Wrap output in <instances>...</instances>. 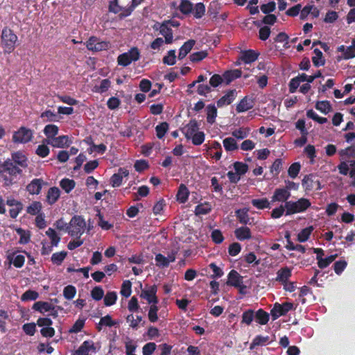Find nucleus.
Wrapping results in <instances>:
<instances>
[{
    "label": "nucleus",
    "instance_id": "nucleus-1",
    "mask_svg": "<svg viewBox=\"0 0 355 355\" xmlns=\"http://www.w3.org/2000/svg\"><path fill=\"white\" fill-rule=\"evenodd\" d=\"M311 205L310 200L301 198L297 201H288L285 203L286 215L289 216L297 213L304 212Z\"/></svg>",
    "mask_w": 355,
    "mask_h": 355
},
{
    "label": "nucleus",
    "instance_id": "nucleus-2",
    "mask_svg": "<svg viewBox=\"0 0 355 355\" xmlns=\"http://www.w3.org/2000/svg\"><path fill=\"white\" fill-rule=\"evenodd\" d=\"M1 37L4 52L7 53H12L15 49L17 36L11 29L6 27L2 30Z\"/></svg>",
    "mask_w": 355,
    "mask_h": 355
},
{
    "label": "nucleus",
    "instance_id": "nucleus-3",
    "mask_svg": "<svg viewBox=\"0 0 355 355\" xmlns=\"http://www.w3.org/2000/svg\"><path fill=\"white\" fill-rule=\"evenodd\" d=\"M69 226L70 227H69L68 234L71 236L80 239L85 232L86 223L82 216L75 215L71 218Z\"/></svg>",
    "mask_w": 355,
    "mask_h": 355
},
{
    "label": "nucleus",
    "instance_id": "nucleus-4",
    "mask_svg": "<svg viewBox=\"0 0 355 355\" xmlns=\"http://www.w3.org/2000/svg\"><path fill=\"white\" fill-rule=\"evenodd\" d=\"M140 52L137 47H132L128 52L120 54L117 58L118 64L122 67H127L132 63L139 60Z\"/></svg>",
    "mask_w": 355,
    "mask_h": 355
},
{
    "label": "nucleus",
    "instance_id": "nucleus-5",
    "mask_svg": "<svg viewBox=\"0 0 355 355\" xmlns=\"http://www.w3.org/2000/svg\"><path fill=\"white\" fill-rule=\"evenodd\" d=\"M295 309L294 305L291 302H286L282 304L276 302L270 310V315L272 320H275L280 316L286 315L290 311Z\"/></svg>",
    "mask_w": 355,
    "mask_h": 355
},
{
    "label": "nucleus",
    "instance_id": "nucleus-6",
    "mask_svg": "<svg viewBox=\"0 0 355 355\" xmlns=\"http://www.w3.org/2000/svg\"><path fill=\"white\" fill-rule=\"evenodd\" d=\"M33 138V131L25 127H21L12 135V141L15 143L26 144L31 141Z\"/></svg>",
    "mask_w": 355,
    "mask_h": 355
},
{
    "label": "nucleus",
    "instance_id": "nucleus-7",
    "mask_svg": "<svg viewBox=\"0 0 355 355\" xmlns=\"http://www.w3.org/2000/svg\"><path fill=\"white\" fill-rule=\"evenodd\" d=\"M46 184L43 179L35 178L27 184L26 190L30 195H38L41 193L42 187Z\"/></svg>",
    "mask_w": 355,
    "mask_h": 355
},
{
    "label": "nucleus",
    "instance_id": "nucleus-8",
    "mask_svg": "<svg viewBox=\"0 0 355 355\" xmlns=\"http://www.w3.org/2000/svg\"><path fill=\"white\" fill-rule=\"evenodd\" d=\"M157 287L155 284L150 286L148 289L142 290L140 297L146 299L148 304H157L158 299L156 295Z\"/></svg>",
    "mask_w": 355,
    "mask_h": 355
},
{
    "label": "nucleus",
    "instance_id": "nucleus-9",
    "mask_svg": "<svg viewBox=\"0 0 355 355\" xmlns=\"http://www.w3.org/2000/svg\"><path fill=\"white\" fill-rule=\"evenodd\" d=\"M291 196V192L284 187L277 188L271 197V202H282L286 203V202H288V200L290 198Z\"/></svg>",
    "mask_w": 355,
    "mask_h": 355
},
{
    "label": "nucleus",
    "instance_id": "nucleus-10",
    "mask_svg": "<svg viewBox=\"0 0 355 355\" xmlns=\"http://www.w3.org/2000/svg\"><path fill=\"white\" fill-rule=\"evenodd\" d=\"M236 96L237 91L235 89L228 90L224 96L216 101L217 107H223L230 105L236 99Z\"/></svg>",
    "mask_w": 355,
    "mask_h": 355
},
{
    "label": "nucleus",
    "instance_id": "nucleus-11",
    "mask_svg": "<svg viewBox=\"0 0 355 355\" xmlns=\"http://www.w3.org/2000/svg\"><path fill=\"white\" fill-rule=\"evenodd\" d=\"M1 172H7L11 175H17L21 173L22 171L10 159H7L0 166Z\"/></svg>",
    "mask_w": 355,
    "mask_h": 355
},
{
    "label": "nucleus",
    "instance_id": "nucleus-12",
    "mask_svg": "<svg viewBox=\"0 0 355 355\" xmlns=\"http://www.w3.org/2000/svg\"><path fill=\"white\" fill-rule=\"evenodd\" d=\"M72 141L67 135H61L58 137H54L51 141L47 140V144H51L52 146L55 148H66L69 147Z\"/></svg>",
    "mask_w": 355,
    "mask_h": 355
},
{
    "label": "nucleus",
    "instance_id": "nucleus-13",
    "mask_svg": "<svg viewBox=\"0 0 355 355\" xmlns=\"http://www.w3.org/2000/svg\"><path fill=\"white\" fill-rule=\"evenodd\" d=\"M129 175V171L125 168H119L118 172L112 175L110 178V184L113 187H119L123 180V177Z\"/></svg>",
    "mask_w": 355,
    "mask_h": 355
},
{
    "label": "nucleus",
    "instance_id": "nucleus-14",
    "mask_svg": "<svg viewBox=\"0 0 355 355\" xmlns=\"http://www.w3.org/2000/svg\"><path fill=\"white\" fill-rule=\"evenodd\" d=\"M254 105L253 98H249L248 96H244L236 106L237 113L246 112L252 109Z\"/></svg>",
    "mask_w": 355,
    "mask_h": 355
},
{
    "label": "nucleus",
    "instance_id": "nucleus-15",
    "mask_svg": "<svg viewBox=\"0 0 355 355\" xmlns=\"http://www.w3.org/2000/svg\"><path fill=\"white\" fill-rule=\"evenodd\" d=\"M291 275H292V270L291 268H289L288 266L281 268L277 272V276L275 277V281L281 283L282 284L286 283V282L288 281V279H290Z\"/></svg>",
    "mask_w": 355,
    "mask_h": 355
},
{
    "label": "nucleus",
    "instance_id": "nucleus-16",
    "mask_svg": "<svg viewBox=\"0 0 355 355\" xmlns=\"http://www.w3.org/2000/svg\"><path fill=\"white\" fill-rule=\"evenodd\" d=\"M226 284L228 286L238 287L243 284V277L235 270H232L227 276Z\"/></svg>",
    "mask_w": 355,
    "mask_h": 355
},
{
    "label": "nucleus",
    "instance_id": "nucleus-17",
    "mask_svg": "<svg viewBox=\"0 0 355 355\" xmlns=\"http://www.w3.org/2000/svg\"><path fill=\"white\" fill-rule=\"evenodd\" d=\"M236 238L241 241L249 240L252 238V232L250 229L247 226H241L234 230Z\"/></svg>",
    "mask_w": 355,
    "mask_h": 355
},
{
    "label": "nucleus",
    "instance_id": "nucleus-18",
    "mask_svg": "<svg viewBox=\"0 0 355 355\" xmlns=\"http://www.w3.org/2000/svg\"><path fill=\"white\" fill-rule=\"evenodd\" d=\"M162 28L159 33L164 37L166 44H171L173 42V33L171 26H168L164 21L162 22Z\"/></svg>",
    "mask_w": 355,
    "mask_h": 355
},
{
    "label": "nucleus",
    "instance_id": "nucleus-19",
    "mask_svg": "<svg viewBox=\"0 0 355 355\" xmlns=\"http://www.w3.org/2000/svg\"><path fill=\"white\" fill-rule=\"evenodd\" d=\"M60 196V190L56 187L49 188L46 194V202L52 205L55 204Z\"/></svg>",
    "mask_w": 355,
    "mask_h": 355
},
{
    "label": "nucleus",
    "instance_id": "nucleus-20",
    "mask_svg": "<svg viewBox=\"0 0 355 355\" xmlns=\"http://www.w3.org/2000/svg\"><path fill=\"white\" fill-rule=\"evenodd\" d=\"M196 44V40H189L185 42L183 45L180 48L179 53H178V59L182 60L184 58L187 54L191 51L193 49V46Z\"/></svg>",
    "mask_w": 355,
    "mask_h": 355
},
{
    "label": "nucleus",
    "instance_id": "nucleus-21",
    "mask_svg": "<svg viewBox=\"0 0 355 355\" xmlns=\"http://www.w3.org/2000/svg\"><path fill=\"white\" fill-rule=\"evenodd\" d=\"M92 349H96L94 342L92 340H85L76 351L75 355H89V352Z\"/></svg>",
    "mask_w": 355,
    "mask_h": 355
},
{
    "label": "nucleus",
    "instance_id": "nucleus-22",
    "mask_svg": "<svg viewBox=\"0 0 355 355\" xmlns=\"http://www.w3.org/2000/svg\"><path fill=\"white\" fill-rule=\"evenodd\" d=\"M242 72L239 69L228 70L223 73L222 77L226 85H229L234 80L241 76Z\"/></svg>",
    "mask_w": 355,
    "mask_h": 355
},
{
    "label": "nucleus",
    "instance_id": "nucleus-23",
    "mask_svg": "<svg viewBox=\"0 0 355 355\" xmlns=\"http://www.w3.org/2000/svg\"><path fill=\"white\" fill-rule=\"evenodd\" d=\"M199 126L196 119H191L185 127L184 136L187 139H190L191 137L198 132Z\"/></svg>",
    "mask_w": 355,
    "mask_h": 355
},
{
    "label": "nucleus",
    "instance_id": "nucleus-24",
    "mask_svg": "<svg viewBox=\"0 0 355 355\" xmlns=\"http://www.w3.org/2000/svg\"><path fill=\"white\" fill-rule=\"evenodd\" d=\"M12 159L16 165H18L22 168H26L28 166L27 157L23 153L20 151L12 153Z\"/></svg>",
    "mask_w": 355,
    "mask_h": 355
},
{
    "label": "nucleus",
    "instance_id": "nucleus-25",
    "mask_svg": "<svg viewBox=\"0 0 355 355\" xmlns=\"http://www.w3.org/2000/svg\"><path fill=\"white\" fill-rule=\"evenodd\" d=\"M217 108L214 104H209L206 107L207 121L209 124H214L217 116Z\"/></svg>",
    "mask_w": 355,
    "mask_h": 355
},
{
    "label": "nucleus",
    "instance_id": "nucleus-26",
    "mask_svg": "<svg viewBox=\"0 0 355 355\" xmlns=\"http://www.w3.org/2000/svg\"><path fill=\"white\" fill-rule=\"evenodd\" d=\"M33 309L44 313L45 312L53 311L54 306L47 302L38 301L33 304Z\"/></svg>",
    "mask_w": 355,
    "mask_h": 355
},
{
    "label": "nucleus",
    "instance_id": "nucleus-27",
    "mask_svg": "<svg viewBox=\"0 0 355 355\" xmlns=\"http://www.w3.org/2000/svg\"><path fill=\"white\" fill-rule=\"evenodd\" d=\"M59 128L56 125L49 124L44 128V134L47 137L44 141L47 143V140L51 141L58 133Z\"/></svg>",
    "mask_w": 355,
    "mask_h": 355
},
{
    "label": "nucleus",
    "instance_id": "nucleus-28",
    "mask_svg": "<svg viewBox=\"0 0 355 355\" xmlns=\"http://www.w3.org/2000/svg\"><path fill=\"white\" fill-rule=\"evenodd\" d=\"M259 55L255 51L249 49L242 53L241 58L245 64H250L257 60Z\"/></svg>",
    "mask_w": 355,
    "mask_h": 355
},
{
    "label": "nucleus",
    "instance_id": "nucleus-29",
    "mask_svg": "<svg viewBox=\"0 0 355 355\" xmlns=\"http://www.w3.org/2000/svg\"><path fill=\"white\" fill-rule=\"evenodd\" d=\"M254 319L259 324L264 325L268 322L270 316L266 311L259 309L254 313Z\"/></svg>",
    "mask_w": 355,
    "mask_h": 355
},
{
    "label": "nucleus",
    "instance_id": "nucleus-30",
    "mask_svg": "<svg viewBox=\"0 0 355 355\" xmlns=\"http://www.w3.org/2000/svg\"><path fill=\"white\" fill-rule=\"evenodd\" d=\"M127 8L128 7L121 6L119 4V1L112 0L109 3L108 10L110 12H112L114 14H119V18L121 19V15L124 12V10L127 9Z\"/></svg>",
    "mask_w": 355,
    "mask_h": 355
},
{
    "label": "nucleus",
    "instance_id": "nucleus-31",
    "mask_svg": "<svg viewBox=\"0 0 355 355\" xmlns=\"http://www.w3.org/2000/svg\"><path fill=\"white\" fill-rule=\"evenodd\" d=\"M251 204L259 209L270 208V203L266 198L252 199Z\"/></svg>",
    "mask_w": 355,
    "mask_h": 355
},
{
    "label": "nucleus",
    "instance_id": "nucleus-32",
    "mask_svg": "<svg viewBox=\"0 0 355 355\" xmlns=\"http://www.w3.org/2000/svg\"><path fill=\"white\" fill-rule=\"evenodd\" d=\"M189 191L188 188L184 184H181L179 187L178 191L177 193L178 200L184 203L189 198Z\"/></svg>",
    "mask_w": 355,
    "mask_h": 355
},
{
    "label": "nucleus",
    "instance_id": "nucleus-33",
    "mask_svg": "<svg viewBox=\"0 0 355 355\" xmlns=\"http://www.w3.org/2000/svg\"><path fill=\"white\" fill-rule=\"evenodd\" d=\"M223 146L226 151H234L239 148V146L233 137H227L223 141Z\"/></svg>",
    "mask_w": 355,
    "mask_h": 355
},
{
    "label": "nucleus",
    "instance_id": "nucleus-34",
    "mask_svg": "<svg viewBox=\"0 0 355 355\" xmlns=\"http://www.w3.org/2000/svg\"><path fill=\"white\" fill-rule=\"evenodd\" d=\"M315 56L312 57V62L315 67L323 66L325 64V60L323 59V54L319 49H315L313 51Z\"/></svg>",
    "mask_w": 355,
    "mask_h": 355
},
{
    "label": "nucleus",
    "instance_id": "nucleus-35",
    "mask_svg": "<svg viewBox=\"0 0 355 355\" xmlns=\"http://www.w3.org/2000/svg\"><path fill=\"white\" fill-rule=\"evenodd\" d=\"M315 108L322 113L327 114L332 110L330 102L328 101H318L315 104Z\"/></svg>",
    "mask_w": 355,
    "mask_h": 355
},
{
    "label": "nucleus",
    "instance_id": "nucleus-36",
    "mask_svg": "<svg viewBox=\"0 0 355 355\" xmlns=\"http://www.w3.org/2000/svg\"><path fill=\"white\" fill-rule=\"evenodd\" d=\"M60 186L67 193H69L74 189L76 182L73 180L64 178L60 182Z\"/></svg>",
    "mask_w": 355,
    "mask_h": 355
},
{
    "label": "nucleus",
    "instance_id": "nucleus-37",
    "mask_svg": "<svg viewBox=\"0 0 355 355\" xmlns=\"http://www.w3.org/2000/svg\"><path fill=\"white\" fill-rule=\"evenodd\" d=\"M193 3L189 0H181L179 6L180 11L184 15H189L193 11Z\"/></svg>",
    "mask_w": 355,
    "mask_h": 355
},
{
    "label": "nucleus",
    "instance_id": "nucleus-38",
    "mask_svg": "<svg viewBox=\"0 0 355 355\" xmlns=\"http://www.w3.org/2000/svg\"><path fill=\"white\" fill-rule=\"evenodd\" d=\"M254 319V311L252 309H248L242 314L241 324L250 325Z\"/></svg>",
    "mask_w": 355,
    "mask_h": 355
},
{
    "label": "nucleus",
    "instance_id": "nucleus-39",
    "mask_svg": "<svg viewBox=\"0 0 355 355\" xmlns=\"http://www.w3.org/2000/svg\"><path fill=\"white\" fill-rule=\"evenodd\" d=\"M313 230V226H309L302 230L297 234V241L301 243L306 241L309 239V236Z\"/></svg>",
    "mask_w": 355,
    "mask_h": 355
},
{
    "label": "nucleus",
    "instance_id": "nucleus-40",
    "mask_svg": "<svg viewBox=\"0 0 355 355\" xmlns=\"http://www.w3.org/2000/svg\"><path fill=\"white\" fill-rule=\"evenodd\" d=\"M96 217H98V225L103 230H109L113 227V225L106 221L103 218V214L101 213V210H97Z\"/></svg>",
    "mask_w": 355,
    "mask_h": 355
},
{
    "label": "nucleus",
    "instance_id": "nucleus-41",
    "mask_svg": "<svg viewBox=\"0 0 355 355\" xmlns=\"http://www.w3.org/2000/svg\"><path fill=\"white\" fill-rule=\"evenodd\" d=\"M269 340V336L258 335L254 337L250 345V349H253L257 346L263 345Z\"/></svg>",
    "mask_w": 355,
    "mask_h": 355
},
{
    "label": "nucleus",
    "instance_id": "nucleus-42",
    "mask_svg": "<svg viewBox=\"0 0 355 355\" xmlns=\"http://www.w3.org/2000/svg\"><path fill=\"white\" fill-rule=\"evenodd\" d=\"M236 216L240 223L246 225L250 223V217L247 211L245 209H238L236 211Z\"/></svg>",
    "mask_w": 355,
    "mask_h": 355
},
{
    "label": "nucleus",
    "instance_id": "nucleus-43",
    "mask_svg": "<svg viewBox=\"0 0 355 355\" xmlns=\"http://www.w3.org/2000/svg\"><path fill=\"white\" fill-rule=\"evenodd\" d=\"M67 255V252L66 251L55 252L52 254L51 259L53 264L60 266L62 264V263L66 258Z\"/></svg>",
    "mask_w": 355,
    "mask_h": 355
},
{
    "label": "nucleus",
    "instance_id": "nucleus-44",
    "mask_svg": "<svg viewBox=\"0 0 355 355\" xmlns=\"http://www.w3.org/2000/svg\"><path fill=\"white\" fill-rule=\"evenodd\" d=\"M111 87V82L109 79H103L101 80L99 86H95L93 91L97 93L103 94L106 92Z\"/></svg>",
    "mask_w": 355,
    "mask_h": 355
},
{
    "label": "nucleus",
    "instance_id": "nucleus-45",
    "mask_svg": "<svg viewBox=\"0 0 355 355\" xmlns=\"http://www.w3.org/2000/svg\"><path fill=\"white\" fill-rule=\"evenodd\" d=\"M220 9V4L217 1H212L208 7V14L213 19H216Z\"/></svg>",
    "mask_w": 355,
    "mask_h": 355
},
{
    "label": "nucleus",
    "instance_id": "nucleus-46",
    "mask_svg": "<svg viewBox=\"0 0 355 355\" xmlns=\"http://www.w3.org/2000/svg\"><path fill=\"white\" fill-rule=\"evenodd\" d=\"M338 257L337 254H331L326 258H322L318 261V266L320 268L323 269L329 266Z\"/></svg>",
    "mask_w": 355,
    "mask_h": 355
},
{
    "label": "nucleus",
    "instance_id": "nucleus-47",
    "mask_svg": "<svg viewBox=\"0 0 355 355\" xmlns=\"http://www.w3.org/2000/svg\"><path fill=\"white\" fill-rule=\"evenodd\" d=\"M116 293L115 291H108L104 297V304L110 306L116 303Z\"/></svg>",
    "mask_w": 355,
    "mask_h": 355
},
{
    "label": "nucleus",
    "instance_id": "nucleus-48",
    "mask_svg": "<svg viewBox=\"0 0 355 355\" xmlns=\"http://www.w3.org/2000/svg\"><path fill=\"white\" fill-rule=\"evenodd\" d=\"M163 63L169 66L174 65L176 62L175 50H169L167 55L163 58Z\"/></svg>",
    "mask_w": 355,
    "mask_h": 355
},
{
    "label": "nucleus",
    "instance_id": "nucleus-49",
    "mask_svg": "<svg viewBox=\"0 0 355 355\" xmlns=\"http://www.w3.org/2000/svg\"><path fill=\"white\" fill-rule=\"evenodd\" d=\"M192 12H193V16L196 19L202 18L205 15V6L204 3H201V2L197 3L195 5V7L194 8L193 7Z\"/></svg>",
    "mask_w": 355,
    "mask_h": 355
},
{
    "label": "nucleus",
    "instance_id": "nucleus-50",
    "mask_svg": "<svg viewBox=\"0 0 355 355\" xmlns=\"http://www.w3.org/2000/svg\"><path fill=\"white\" fill-rule=\"evenodd\" d=\"M76 288L73 285H68L63 289V296L66 300H72L76 294Z\"/></svg>",
    "mask_w": 355,
    "mask_h": 355
},
{
    "label": "nucleus",
    "instance_id": "nucleus-51",
    "mask_svg": "<svg viewBox=\"0 0 355 355\" xmlns=\"http://www.w3.org/2000/svg\"><path fill=\"white\" fill-rule=\"evenodd\" d=\"M168 130V123L162 122L155 127L156 135L158 139H162Z\"/></svg>",
    "mask_w": 355,
    "mask_h": 355
},
{
    "label": "nucleus",
    "instance_id": "nucleus-52",
    "mask_svg": "<svg viewBox=\"0 0 355 355\" xmlns=\"http://www.w3.org/2000/svg\"><path fill=\"white\" fill-rule=\"evenodd\" d=\"M211 210V205L209 203L198 205L195 208L196 216L205 215L209 214Z\"/></svg>",
    "mask_w": 355,
    "mask_h": 355
},
{
    "label": "nucleus",
    "instance_id": "nucleus-53",
    "mask_svg": "<svg viewBox=\"0 0 355 355\" xmlns=\"http://www.w3.org/2000/svg\"><path fill=\"white\" fill-rule=\"evenodd\" d=\"M144 0H132V3L129 6L127 9L124 10V12L121 14V18L123 19L130 16L137 6L141 3Z\"/></svg>",
    "mask_w": 355,
    "mask_h": 355
},
{
    "label": "nucleus",
    "instance_id": "nucleus-54",
    "mask_svg": "<svg viewBox=\"0 0 355 355\" xmlns=\"http://www.w3.org/2000/svg\"><path fill=\"white\" fill-rule=\"evenodd\" d=\"M314 175L313 174L306 175L302 180V187L306 191H311L313 189V180Z\"/></svg>",
    "mask_w": 355,
    "mask_h": 355
},
{
    "label": "nucleus",
    "instance_id": "nucleus-55",
    "mask_svg": "<svg viewBox=\"0 0 355 355\" xmlns=\"http://www.w3.org/2000/svg\"><path fill=\"white\" fill-rule=\"evenodd\" d=\"M46 234L50 238L51 244H53V245H55V247L58 246L60 241V237L57 234L55 230H53L51 227H49L46 230Z\"/></svg>",
    "mask_w": 355,
    "mask_h": 355
},
{
    "label": "nucleus",
    "instance_id": "nucleus-56",
    "mask_svg": "<svg viewBox=\"0 0 355 355\" xmlns=\"http://www.w3.org/2000/svg\"><path fill=\"white\" fill-rule=\"evenodd\" d=\"M121 295L125 297L130 296L132 293V283L130 280H125L121 286Z\"/></svg>",
    "mask_w": 355,
    "mask_h": 355
},
{
    "label": "nucleus",
    "instance_id": "nucleus-57",
    "mask_svg": "<svg viewBox=\"0 0 355 355\" xmlns=\"http://www.w3.org/2000/svg\"><path fill=\"white\" fill-rule=\"evenodd\" d=\"M45 141H43V144L37 146L35 153L40 157H46L49 155L50 149L46 144Z\"/></svg>",
    "mask_w": 355,
    "mask_h": 355
},
{
    "label": "nucleus",
    "instance_id": "nucleus-58",
    "mask_svg": "<svg viewBox=\"0 0 355 355\" xmlns=\"http://www.w3.org/2000/svg\"><path fill=\"white\" fill-rule=\"evenodd\" d=\"M155 260L156 266L159 268H164L169 266V261H168L166 257L161 253H158L155 255Z\"/></svg>",
    "mask_w": 355,
    "mask_h": 355
},
{
    "label": "nucleus",
    "instance_id": "nucleus-59",
    "mask_svg": "<svg viewBox=\"0 0 355 355\" xmlns=\"http://www.w3.org/2000/svg\"><path fill=\"white\" fill-rule=\"evenodd\" d=\"M300 168L301 165L300 162L293 163L288 169V175L293 179L295 178L298 175Z\"/></svg>",
    "mask_w": 355,
    "mask_h": 355
},
{
    "label": "nucleus",
    "instance_id": "nucleus-60",
    "mask_svg": "<svg viewBox=\"0 0 355 355\" xmlns=\"http://www.w3.org/2000/svg\"><path fill=\"white\" fill-rule=\"evenodd\" d=\"M207 55L208 53L206 51H201L191 53L189 59L192 62H198L207 58Z\"/></svg>",
    "mask_w": 355,
    "mask_h": 355
},
{
    "label": "nucleus",
    "instance_id": "nucleus-61",
    "mask_svg": "<svg viewBox=\"0 0 355 355\" xmlns=\"http://www.w3.org/2000/svg\"><path fill=\"white\" fill-rule=\"evenodd\" d=\"M250 130L248 128H240L234 130L232 132V135L234 137L238 139H243L246 138L249 135Z\"/></svg>",
    "mask_w": 355,
    "mask_h": 355
},
{
    "label": "nucleus",
    "instance_id": "nucleus-62",
    "mask_svg": "<svg viewBox=\"0 0 355 355\" xmlns=\"http://www.w3.org/2000/svg\"><path fill=\"white\" fill-rule=\"evenodd\" d=\"M339 155L343 159L355 157V147L349 146L339 151Z\"/></svg>",
    "mask_w": 355,
    "mask_h": 355
},
{
    "label": "nucleus",
    "instance_id": "nucleus-63",
    "mask_svg": "<svg viewBox=\"0 0 355 355\" xmlns=\"http://www.w3.org/2000/svg\"><path fill=\"white\" fill-rule=\"evenodd\" d=\"M205 135L202 131H198L191 137L192 144L195 146L201 145L205 141Z\"/></svg>",
    "mask_w": 355,
    "mask_h": 355
},
{
    "label": "nucleus",
    "instance_id": "nucleus-64",
    "mask_svg": "<svg viewBox=\"0 0 355 355\" xmlns=\"http://www.w3.org/2000/svg\"><path fill=\"white\" fill-rule=\"evenodd\" d=\"M345 60H349L355 58V40H352V44L346 48L345 53L343 54Z\"/></svg>",
    "mask_w": 355,
    "mask_h": 355
}]
</instances>
